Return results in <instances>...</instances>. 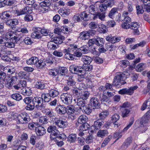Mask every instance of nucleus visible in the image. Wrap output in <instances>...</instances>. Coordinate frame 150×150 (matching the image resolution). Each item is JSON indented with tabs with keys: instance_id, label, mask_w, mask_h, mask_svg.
<instances>
[{
	"instance_id": "nucleus-26",
	"label": "nucleus",
	"mask_w": 150,
	"mask_h": 150,
	"mask_svg": "<svg viewBox=\"0 0 150 150\" xmlns=\"http://www.w3.org/2000/svg\"><path fill=\"white\" fill-rule=\"evenodd\" d=\"M108 134V132L106 129H100L98 132L97 135L98 137L103 138Z\"/></svg>"
},
{
	"instance_id": "nucleus-8",
	"label": "nucleus",
	"mask_w": 150,
	"mask_h": 150,
	"mask_svg": "<svg viewBox=\"0 0 150 150\" xmlns=\"http://www.w3.org/2000/svg\"><path fill=\"white\" fill-rule=\"evenodd\" d=\"M89 105L93 109L99 108L100 106L99 99L96 97L92 98L90 100Z\"/></svg>"
},
{
	"instance_id": "nucleus-27",
	"label": "nucleus",
	"mask_w": 150,
	"mask_h": 150,
	"mask_svg": "<svg viewBox=\"0 0 150 150\" xmlns=\"http://www.w3.org/2000/svg\"><path fill=\"white\" fill-rule=\"evenodd\" d=\"M59 76H64L67 73L68 70L66 67H60L58 69Z\"/></svg>"
},
{
	"instance_id": "nucleus-56",
	"label": "nucleus",
	"mask_w": 150,
	"mask_h": 150,
	"mask_svg": "<svg viewBox=\"0 0 150 150\" xmlns=\"http://www.w3.org/2000/svg\"><path fill=\"white\" fill-rule=\"evenodd\" d=\"M92 66L90 65H86L82 67L83 73H86V71H90L92 70Z\"/></svg>"
},
{
	"instance_id": "nucleus-18",
	"label": "nucleus",
	"mask_w": 150,
	"mask_h": 150,
	"mask_svg": "<svg viewBox=\"0 0 150 150\" xmlns=\"http://www.w3.org/2000/svg\"><path fill=\"white\" fill-rule=\"evenodd\" d=\"M46 63L43 60L39 59L38 58V61L36 63L35 66L38 69H40L43 68L46 65Z\"/></svg>"
},
{
	"instance_id": "nucleus-64",
	"label": "nucleus",
	"mask_w": 150,
	"mask_h": 150,
	"mask_svg": "<svg viewBox=\"0 0 150 150\" xmlns=\"http://www.w3.org/2000/svg\"><path fill=\"white\" fill-rule=\"evenodd\" d=\"M120 118V116L118 114H115L111 117V120L114 123H116L119 120Z\"/></svg>"
},
{
	"instance_id": "nucleus-28",
	"label": "nucleus",
	"mask_w": 150,
	"mask_h": 150,
	"mask_svg": "<svg viewBox=\"0 0 150 150\" xmlns=\"http://www.w3.org/2000/svg\"><path fill=\"white\" fill-rule=\"evenodd\" d=\"M38 57H32L26 60V63L28 65H35L36 63L38 61Z\"/></svg>"
},
{
	"instance_id": "nucleus-2",
	"label": "nucleus",
	"mask_w": 150,
	"mask_h": 150,
	"mask_svg": "<svg viewBox=\"0 0 150 150\" xmlns=\"http://www.w3.org/2000/svg\"><path fill=\"white\" fill-rule=\"evenodd\" d=\"M47 131L48 132L51 133L50 138L52 139L57 140V139L62 138V135L59 134L60 132L57 130V127L55 126H49L47 129Z\"/></svg>"
},
{
	"instance_id": "nucleus-53",
	"label": "nucleus",
	"mask_w": 150,
	"mask_h": 150,
	"mask_svg": "<svg viewBox=\"0 0 150 150\" xmlns=\"http://www.w3.org/2000/svg\"><path fill=\"white\" fill-rule=\"evenodd\" d=\"M80 109L81 110L85 113L87 114H89L91 112V110L88 106L86 105L83 107H81Z\"/></svg>"
},
{
	"instance_id": "nucleus-4",
	"label": "nucleus",
	"mask_w": 150,
	"mask_h": 150,
	"mask_svg": "<svg viewBox=\"0 0 150 150\" xmlns=\"http://www.w3.org/2000/svg\"><path fill=\"white\" fill-rule=\"evenodd\" d=\"M12 35L11 38L9 39H10V41L12 42H6L7 40L5 41L6 42L4 43V44H5V46L6 47L8 48H13L15 45V44L20 39V38H19L17 36V35H16L15 33L13 32H12Z\"/></svg>"
},
{
	"instance_id": "nucleus-32",
	"label": "nucleus",
	"mask_w": 150,
	"mask_h": 150,
	"mask_svg": "<svg viewBox=\"0 0 150 150\" xmlns=\"http://www.w3.org/2000/svg\"><path fill=\"white\" fill-rule=\"evenodd\" d=\"M129 14V12L127 11H123L122 14V17L124 18L123 22H127L129 23L131 22V18L128 16Z\"/></svg>"
},
{
	"instance_id": "nucleus-42",
	"label": "nucleus",
	"mask_w": 150,
	"mask_h": 150,
	"mask_svg": "<svg viewBox=\"0 0 150 150\" xmlns=\"http://www.w3.org/2000/svg\"><path fill=\"white\" fill-rule=\"evenodd\" d=\"M49 73L50 75L52 76H56L59 75V72L58 68H54L50 69L49 70Z\"/></svg>"
},
{
	"instance_id": "nucleus-21",
	"label": "nucleus",
	"mask_w": 150,
	"mask_h": 150,
	"mask_svg": "<svg viewBox=\"0 0 150 150\" xmlns=\"http://www.w3.org/2000/svg\"><path fill=\"white\" fill-rule=\"evenodd\" d=\"M21 92L24 96L30 95L32 93L31 90L29 88H23L21 89Z\"/></svg>"
},
{
	"instance_id": "nucleus-50",
	"label": "nucleus",
	"mask_w": 150,
	"mask_h": 150,
	"mask_svg": "<svg viewBox=\"0 0 150 150\" xmlns=\"http://www.w3.org/2000/svg\"><path fill=\"white\" fill-rule=\"evenodd\" d=\"M112 138V136L110 135L108 136L105 138L102 144L101 147H103L105 146L108 143Z\"/></svg>"
},
{
	"instance_id": "nucleus-6",
	"label": "nucleus",
	"mask_w": 150,
	"mask_h": 150,
	"mask_svg": "<svg viewBox=\"0 0 150 150\" xmlns=\"http://www.w3.org/2000/svg\"><path fill=\"white\" fill-rule=\"evenodd\" d=\"M60 98L63 103L67 105L71 104L72 100V96L67 93L62 94L60 96Z\"/></svg>"
},
{
	"instance_id": "nucleus-14",
	"label": "nucleus",
	"mask_w": 150,
	"mask_h": 150,
	"mask_svg": "<svg viewBox=\"0 0 150 150\" xmlns=\"http://www.w3.org/2000/svg\"><path fill=\"white\" fill-rule=\"evenodd\" d=\"M35 30L32 33L31 37L34 38H40L42 37V34L41 33L40 28H36Z\"/></svg>"
},
{
	"instance_id": "nucleus-48",
	"label": "nucleus",
	"mask_w": 150,
	"mask_h": 150,
	"mask_svg": "<svg viewBox=\"0 0 150 150\" xmlns=\"http://www.w3.org/2000/svg\"><path fill=\"white\" fill-rule=\"evenodd\" d=\"M109 114V112L107 110H105L99 114V119L102 120L106 118Z\"/></svg>"
},
{
	"instance_id": "nucleus-54",
	"label": "nucleus",
	"mask_w": 150,
	"mask_h": 150,
	"mask_svg": "<svg viewBox=\"0 0 150 150\" xmlns=\"http://www.w3.org/2000/svg\"><path fill=\"white\" fill-rule=\"evenodd\" d=\"M11 97L17 101H19L22 99L21 96L20 94L18 93L12 94Z\"/></svg>"
},
{
	"instance_id": "nucleus-61",
	"label": "nucleus",
	"mask_w": 150,
	"mask_h": 150,
	"mask_svg": "<svg viewBox=\"0 0 150 150\" xmlns=\"http://www.w3.org/2000/svg\"><path fill=\"white\" fill-rule=\"evenodd\" d=\"M142 6L139 5H137L136 6V9L137 11V14L138 15L140 14H142L144 12V11L143 9V5Z\"/></svg>"
},
{
	"instance_id": "nucleus-30",
	"label": "nucleus",
	"mask_w": 150,
	"mask_h": 150,
	"mask_svg": "<svg viewBox=\"0 0 150 150\" xmlns=\"http://www.w3.org/2000/svg\"><path fill=\"white\" fill-rule=\"evenodd\" d=\"M84 86V85L83 83H81L79 85V87L78 89H75V90H74V93L76 94V95H77L79 96H80L81 94V91H83L84 89V88L83 87V86Z\"/></svg>"
},
{
	"instance_id": "nucleus-5",
	"label": "nucleus",
	"mask_w": 150,
	"mask_h": 150,
	"mask_svg": "<svg viewBox=\"0 0 150 150\" xmlns=\"http://www.w3.org/2000/svg\"><path fill=\"white\" fill-rule=\"evenodd\" d=\"M51 4V2L49 0H45L41 2L40 4L41 6L39 8L40 12L43 13L48 12L50 10L49 6Z\"/></svg>"
},
{
	"instance_id": "nucleus-12",
	"label": "nucleus",
	"mask_w": 150,
	"mask_h": 150,
	"mask_svg": "<svg viewBox=\"0 0 150 150\" xmlns=\"http://www.w3.org/2000/svg\"><path fill=\"white\" fill-rule=\"evenodd\" d=\"M32 12V11L31 8L28 6L25 7L22 10L16 11L17 15L18 16L27 13H31Z\"/></svg>"
},
{
	"instance_id": "nucleus-17",
	"label": "nucleus",
	"mask_w": 150,
	"mask_h": 150,
	"mask_svg": "<svg viewBox=\"0 0 150 150\" xmlns=\"http://www.w3.org/2000/svg\"><path fill=\"white\" fill-rule=\"evenodd\" d=\"M3 71L7 72L9 75H11L14 73L16 69L14 67L11 66H7L3 68Z\"/></svg>"
},
{
	"instance_id": "nucleus-44",
	"label": "nucleus",
	"mask_w": 150,
	"mask_h": 150,
	"mask_svg": "<svg viewBox=\"0 0 150 150\" xmlns=\"http://www.w3.org/2000/svg\"><path fill=\"white\" fill-rule=\"evenodd\" d=\"M89 96V93L87 91H81V93L80 95V98L82 100H86L88 97Z\"/></svg>"
},
{
	"instance_id": "nucleus-10",
	"label": "nucleus",
	"mask_w": 150,
	"mask_h": 150,
	"mask_svg": "<svg viewBox=\"0 0 150 150\" xmlns=\"http://www.w3.org/2000/svg\"><path fill=\"white\" fill-rule=\"evenodd\" d=\"M56 125L60 128H64L68 125L67 122L65 120L62 119L61 118L56 119Z\"/></svg>"
},
{
	"instance_id": "nucleus-38",
	"label": "nucleus",
	"mask_w": 150,
	"mask_h": 150,
	"mask_svg": "<svg viewBox=\"0 0 150 150\" xmlns=\"http://www.w3.org/2000/svg\"><path fill=\"white\" fill-rule=\"evenodd\" d=\"M105 17V13H100V12L97 13L94 18L95 19L96 18H98L102 21H104Z\"/></svg>"
},
{
	"instance_id": "nucleus-55",
	"label": "nucleus",
	"mask_w": 150,
	"mask_h": 150,
	"mask_svg": "<svg viewBox=\"0 0 150 150\" xmlns=\"http://www.w3.org/2000/svg\"><path fill=\"white\" fill-rule=\"evenodd\" d=\"M77 105L80 106L79 109H80L81 107H83L86 106L85 101L81 98H79L77 99Z\"/></svg>"
},
{
	"instance_id": "nucleus-49",
	"label": "nucleus",
	"mask_w": 150,
	"mask_h": 150,
	"mask_svg": "<svg viewBox=\"0 0 150 150\" xmlns=\"http://www.w3.org/2000/svg\"><path fill=\"white\" fill-rule=\"evenodd\" d=\"M115 94V91L114 90H108V91L106 90H104L103 91V94L107 95L108 97H110L113 96Z\"/></svg>"
},
{
	"instance_id": "nucleus-31",
	"label": "nucleus",
	"mask_w": 150,
	"mask_h": 150,
	"mask_svg": "<svg viewBox=\"0 0 150 150\" xmlns=\"http://www.w3.org/2000/svg\"><path fill=\"white\" fill-rule=\"evenodd\" d=\"M132 137H130L127 138L125 142L123 143L122 147L124 149H126L132 143Z\"/></svg>"
},
{
	"instance_id": "nucleus-41",
	"label": "nucleus",
	"mask_w": 150,
	"mask_h": 150,
	"mask_svg": "<svg viewBox=\"0 0 150 150\" xmlns=\"http://www.w3.org/2000/svg\"><path fill=\"white\" fill-rule=\"evenodd\" d=\"M10 12L9 11H6L3 12L0 15V18L1 19H7L10 16Z\"/></svg>"
},
{
	"instance_id": "nucleus-47",
	"label": "nucleus",
	"mask_w": 150,
	"mask_h": 150,
	"mask_svg": "<svg viewBox=\"0 0 150 150\" xmlns=\"http://www.w3.org/2000/svg\"><path fill=\"white\" fill-rule=\"evenodd\" d=\"M53 41H51L48 43L47 47L49 49L54 50L57 49V45H55Z\"/></svg>"
},
{
	"instance_id": "nucleus-35",
	"label": "nucleus",
	"mask_w": 150,
	"mask_h": 150,
	"mask_svg": "<svg viewBox=\"0 0 150 150\" xmlns=\"http://www.w3.org/2000/svg\"><path fill=\"white\" fill-rule=\"evenodd\" d=\"M103 121L100 119H99L94 122L93 126L96 129L100 128L101 126L103 125Z\"/></svg>"
},
{
	"instance_id": "nucleus-20",
	"label": "nucleus",
	"mask_w": 150,
	"mask_h": 150,
	"mask_svg": "<svg viewBox=\"0 0 150 150\" xmlns=\"http://www.w3.org/2000/svg\"><path fill=\"white\" fill-rule=\"evenodd\" d=\"M48 93L52 98L57 97L59 94V91L57 90L54 89H51L49 90Z\"/></svg>"
},
{
	"instance_id": "nucleus-59",
	"label": "nucleus",
	"mask_w": 150,
	"mask_h": 150,
	"mask_svg": "<svg viewBox=\"0 0 150 150\" xmlns=\"http://www.w3.org/2000/svg\"><path fill=\"white\" fill-rule=\"evenodd\" d=\"M108 7L105 3L100 4L99 6V10L101 12H103L106 11Z\"/></svg>"
},
{
	"instance_id": "nucleus-46",
	"label": "nucleus",
	"mask_w": 150,
	"mask_h": 150,
	"mask_svg": "<svg viewBox=\"0 0 150 150\" xmlns=\"http://www.w3.org/2000/svg\"><path fill=\"white\" fill-rule=\"evenodd\" d=\"M104 42L105 40L104 39L98 37L96 38V45L98 46L102 47L104 44Z\"/></svg>"
},
{
	"instance_id": "nucleus-34",
	"label": "nucleus",
	"mask_w": 150,
	"mask_h": 150,
	"mask_svg": "<svg viewBox=\"0 0 150 150\" xmlns=\"http://www.w3.org/2000/svg\"><path fill=\"white\" fill-rule=\"evenodd\" d=\"M81 60L85 64H90L92 61L91 57L86 56L83 55L81 58Z\"/></svg>"
},
{
	"instance_id": "nucleus-40",
	"label": "nucleus",
	"mask_w": 150,
	"mask_h": 150,
	"mask_svg": "<svg viewBox=\"0 0 150 150\" xmlns=\"http://www.w3.org/2000/svg\"><path fill=\"white\" fill-rule=\"evenodd\" d=\"M79 38L83 40H86L89 38L87 31H85L81 32L80 33Z\"/></svg>"
},
{
	"instance_id": "nucleus-62",
	"label": "nucleus",
	"mask_w": 150,
	"mask_h": 150,
	"mask_svg": "<svg viewBox=\"0 0 150 150\" xmlns=\"http://www.w3.org/2000/svg\"><path fill=\"white\" fill-rule=\"evenodd\" d=\"M74 107L72 105H70L67 107V111L68 114H71L74 113L75 111Z\"/></svg>"
},
{
	"instance_id": "nucleus-13",
	"label": "nucleus",
	"mask_w": 150,
	"mask_h": 150,
	"mask_svg": "<svg viewBox=\"0 0 150 150\" xmlns=\"http://www.w3.org/2000/svg\"><path fill=\"white\" fill-rule=\"evenodd\" d=\"M139 27V25L138 23L137 22H133L130 24V28L134 30V32L135 34L138 35L140 34L138 30Z\"/></svg>"
},
{
	"instance_id": "nucleus-24",
	"label": "nucleus",
	"mask_w": 150,
	"mask_h": 150,
	"mask_svg": "<svg viewBox=\"0 0 150 150\" xmlns=\"http://www.w3.org/2000/svg\"><path fill=\"white\" fill-rule=\"evenodd\" d=\"M43 102V99L41 97L36 96L33 98V101L32 103L35 105H38L41 103H42Z\"/></svg>"
},
{
	"instance_id": "nucleus-60",
	"label": "nucleus",
	"mask_w": 150,
	"mask_h": 150,
	"mask_svg": "<svg viewBox=\"0 0 150 150\" xmlns=\"http://www.w3.org/2000/svg\"><path fill=\"white\" fill-rule=\"evenodd\" d=\"M79 48L82 54H86L88 52V48L86 45H84Z\"/></svg>"
},
{
	"instance_id": "nucleus-9",
	"label": "nucleus",
	"mask_w": 150,
	"mask_h": 150,
	"mask_svg": "<svg viewBox=\"0 0 150 150\" xmlns=\"http://www.w3.org/2000/svg\"><path fill=\"white\" fill-rule=\"evenodd\" d=\"M150 118V110L147 112L141 118L140 120V123L141 125H147Z\"/></svg>"
},
{
	"instance_id": "nucleus-22",
	"label": "nucleus",
	"mask_w": 150,
	"mask_h": 150,
	"mask_svg": "<svg viewBox=\"0 0 150 150\" xmlns=\"http://www.w3.org/2000/svg\"><path fill=\"white\" fill-rule=\"evenodd\" d=\"M58 12L61 16L65 17L70 13V10L68 8H64L59 10Z\"/></svg>"
},
{
	"instance_id": "nucleus-52",
	"label": "nucleus",
	"mask_w": 150,
	"mask_h": 150,
	"mask_svg": "<svg viewBox=\"0 0 150 150\" xmlns=\"http://www.w3.org/2000/svg\"><path fill=\"white\" fill-rule=\"evenodd\" d=\"M89 127V125L88 123L83 124L79 127V130L80 131H85L87 130Z\"/></svg>"
},
{
	"instance_id": "nucleus-11",
	"label": "nucleus",
	"mask_w": 150,
	"mask_h": 150,
	"mask_svg": "<svg viewBox=\"0 0 150 150\" xmlns=\"http://www.w3.org/2000/svg\"><path fill=\"white\" fill-rule=\"evenodd\" d=\"M73 47L72 48V53L74 54V57L76 56L77 57H81L82 55V53L79 50V48L76 45H72Z\"/></svg>"
},
{
	"instance_id": "nucleus-3",
	"label": "nucleus",
	"mask_w": 150,
	"mask_h": 150,
	"mask_svg": "<svg viewBox=\"0 0 150 150\" xmlns=\"http://www.w3.org/2000/svg\"><path fill=\"white\" fill-rule=\"evenodd\" d=\"M129 70H125L123 73L121 72L117 73L116 76L114 79L113 82H115V85H118V83H120L121 81L125 80L127 79V77L129 76Z\"/></svg>"
},
{
	"instance_id": "nucleus-43",
	"label": "nucleus",
	"mask_w": 150,
	"mask_h": 150,
	"mask_svg": "<svg viewBox=\"0 0 150 150\" xmlns=\"http://www.w3.org/2000/svg\"><path fill=\"white\" fill-rule=\"evenodd\" d=\"M118 10V8H112L110 11L109 12L108 14V16L110 18L113 19L116 12H117Z\"/></svg>"
},
{
	"instance_id": "nucleus-1",
	"label": "nucleus",
	"mask_w": 150,
	"mask_h": 150,
	"mask_svg": "<svg viewBox=\"0 0 150 150\" xmlns=\"http://www.w3.org/2000/svg\"><path fill=\"white\" fill-rule=\"evenodd\" d=\"M12 119L16 121L17 124H23L28 123L30 120V117L26 112H22L18 115L17 113H13Z\"/></svg>"
},
{
	"instance_id": "nucleus-15",
	"label": "nucleus",
	"mask_w": 150,
	"mask_h": 150,
	"mask_svg": "<svg viewBox=\"0 0 150 150\" xmlns=\"http://www.w3.org/2000/svg\"><path fill=\"white\" fill-rule=\"evenodd\" d=\"M35 130L37 135L39 136L43 135L46 132L45 129L42 126L36 127Z\"/></svg>"
},
{
	"instance_id": "nucleus-16",
	"label": "nucleus",
	"mask_w": 150,
	"mask_h": 150,
	"mask_svg": "<svg viewBox=\"0 0 150 150\" xmlns=\"http://www.w3.org/2000/svg\"><path fill=\"white\" fill-rule=\"evenodd\" d=\"M55 109L57 112L61 115L64 114L67 112V108L64 106L61 105H57Z\"/></svg>"
},
{
	"instance_id": "nucleus-23",
	"label": "nucleus",
	"mask_w": 150,
	"mask_h": 150,
	"mask_svg": "<svg viewBox=\"0 0 150 150\" xmlns=\"http://www.w3.org/2000/svg\"><path fill=\"white\" fill-rule=\"evenodd\" d=\"M88 119V118L86 115H81L78 119V123L81 124L87 123L86 122Z\"/></svg>"
},
{
	"instance_id": "nucleus-29",
	"label": "nucleus",
	"mask_w": 150,
	"mask_h": 150,
	"mask_svg": "<svg viewBox=\"0 0 150 150\" xmlns=\"http://www.w3.org/2000/svg\"><path fill=\"white\" fill-rule=\"evenodd\" d=\"M138 87L137 86H131L128 88H126V94L131 95L134 92V91L137 89Z\"/></svg>"
},
{
	"instance_id": "nucleus-25",
	"label": "nucleus",
	"mask_w": 150,
	"mask_h": 150,
	"mask_svg": "<svg viewBox=\"0 0 150 150\" xmlns=\"http://www.w3.org/2000/svg\"><path fill=\"white\" fill-rule=\"evenodd\" d=\"M77 140V135L75 134H70L67 138V140L70 143H74Z\"/></svg>"
},
{
	"instance_id": "nucleus-45",
	"label": "nucleus",
	"mask_w": 150,
	"mask_h": 150,
	"mask_svg": "<svg viewBox=\"0 0 150 150\" xmlns=\"http://www.w3.org/2000/svg\"><path fill=\"white\" fill-rule=\"evenodd\" d=\"M98 31L100 33H105L107 32L108 30L105 25L101 24L99 25Z\"/></svg>"
},
{
	"instance_id": "nucleus-33",
	"label": "nucleus",
	"mask_w": 150,
	"mask_h": 150,
	"mask_svg": "<svg viewBox=\"0 0 150 150\" xmlns=\"http://www.w3.org/2000/svg\"><path fill=\"white\" fill-rule=\"evenodd\" d=\"M122 117H126L129 116L130 112L129 109L126 108H121Z\"/></svg>"
},
{
	"instance_id": "nucleus-36",
	"label": "nucleus",
	"mask_w": 150,
	"mask_h": 150,
	"mask_svg": "<svg viewBox=\"0 0 150 150\" xmlns=\"http://www.w3.org/2000/svg\"><path fill=\"white\" fill-rule=\"evenodd\" d=\"M45 114L48 117H53L55 116L56 114L52 110L46 109L45 110Z\"/></svg>"
},
{
	"instance_id": "nucleus-37",
	"label": "nucleus",
	"mask_w": 150,
	"mask_h": 150,
	"mask_svg": "<svg viewBox=\"0 0 150 150\" xmlns=\"http://www.w3.org/2000/svg\"><path fill=\"white\" fill-rule=\"evenodd\" d=\"M41 98L43 99V101L48 102L50 101L52 98L49 94V93H44L41 95Z\"/></svg>"
},
{
	"instance_id": "nucleus-7",
	"label": "nucleus",
	"mask_w": 150,
	"mask_h": 150,
	"mask_svg": "<svg viewBox=\"0 0 150 150\" xmlns=\"http://www.w3.org/2000/svg\"><path fill=\"white\" fill-rule=\"evenodd\" d=\"M3 25V23H0V30L4 28ZM8 30L9 31L6 34L5 37H0V43L4 44V43L6 42L5 41H7V40L10 39L11 36H13L12 32L9 31L10 30L9 29Z\"/></svg>"
},
{
	"instance_id": "nucleus-51",
	"label": "nucleus",
	"mask_w": 150,
	"mask_h": 150,
	"mask_svg": "<svg viewBox=\"0 0 150 150\" xmlns=\"http://www.w3.org/2000/svg\"><path fill=\"white\" fill-rule=\"evenodd\" d=\"M145 65L144 63L139 64L135 68L136 70L137 71H141L144 70L145 68Z\"/></svg>"
},
{
	"instance_id": "nucleus-58",
	"label": "nucleus",
	"mask_w": 150,
	"mask_h": 150,
	"mask_svg": "<svg viewBox=\"0 0 150 150\" xmlns=\"http://www.w3.org/2000/svg\"><path fill=\"white\" fill-rule=\"evenodd\" d=\"M88 10V12H87V13H89V14L91 13L90 15H94L95 13L96 12V10H95V6L93 5H91L89 7Z\"/></svg>"
},
{
	"instance_id": "nucleus-63",
	"label": "nucleus",
	"mask_w": 150,
	"mask_h": 150,
	"mask_svg": "<svg viewBox=\"0 0 150 150\" xmlns=\"http://www.w3.org/2000/svg\"><path fill=\"white\" fill-rule=\"evenodd\" d=\"M33 98L32 97H27L25 98L23 100V101L26 104L32 103Z\"/></svg>"
},
{
	"instance_id": "nucleus-57",
	"label": "nucleus",
	"mask_w": 150,
	"mask_h": 150,
	"mask_svg": "<svg viewBox=\"0 0 150 150\" xmlns=\"http://www.w3.org/2000/svg\"><path fill=\"white\" fill-rule=\"evenodd\" d=\"M52 40L55 44H61L63 40L61 37H55L53 38Z\"/></svg>"
},
{
	"instance_id": "nucleus-19",
	"label": "nucleus",
	"mask_w": 150,
	"mask_h": 150,
	"mask_svg": "<svg viewBox=\"0 0 150 150\" xmlns=\"http://www.w3.org/2000/svg\"><path fill=\"white\" fill-rule=\"evenodd\" d=\"M81 20L88 21L90 18V14L88 13L87 11H83L80 13Z\"/></svg>"
},
{
	"instance_id": "nucleus-39",
	"label": "nucleus",
	"mask_w": 150,
	"mask_h": 150,
	"mask_svg": "<svg viewBox=\"0 0 150 150\" xmlns=\"http://www.w3.org/2000/svg\"><path fill=\"white\" fill-rule=\"evenodd\" d=\"M46 84L42 81H38L35 84L36 88L40 89H43L45 88Z\"/></svg>"
}]
</instances>
